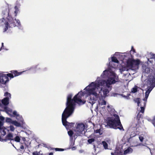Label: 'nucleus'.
Listing matches in <instances>:
<instances>
[{"instance_id": "1", "label": "nucleus", "mask_w": 155, "mask_h": 155, "mask_svg": "<svg viewBox=\"0 0 155 155\" xmlns=\"http://www.w3.org/2000/svg\"><path fill=\"white\" fill-rule=\"evenodd\" d=\"M83 96V92H80L75 95L73 98L72 99V94H69L67 98L66 107L64 111H74L75 105V103H77L79 105L84 104L86 102V101L81 99L82 97Z\"/></svg>"}, {"instance_id": "2", "label": "nucleus", "mask_w": 155, "mask_h": 155, "mask_svg": "<svg viewBox=\"0 0 155 155\" xmlns=\"http://www.w3.org/2000/svg\"><path fill=\"white\" fill-rule=\"evenodd\" d=\"M115 76L114 75L112 77L109 78L106 81L103 80L93 82L90 84L88 86L90 87H93L96 89H98L100 86H104L106 84L107 87H109L111 84H115L116 82L115 80Z\"/></svg>"}, {"instance_id": "3", "label": "nucleus", "mask_w": 155, "mask_h": 155, "mask_svg": "<svg viewBox=\"0 0 155 155\" xmlns=\"http://www.w3.org/2000/svg\"><path fill=\"white\" fill-rule=\"evenodd\" d=\"M114 117L108 118L107 121V125L110 128L115 129H119L120 130L124 131V129L121 124L119 116L114 114Z\"/></svg>"}, {"instance_id": "4", "label": "nucleus", "mask_w": 155, "mask_h": 155, "mask_svg": "<svg viewBox=\"0 0 155 155\" xmlns=\"http://www.w3.org/2000/svg\"><path fill=\"white\" fill-rule=\"evenodd\" d=\"M74 111H64L62 114V124L66 128H71L74 127V123H69L67 121V119L72 114Z\"/></svg>"}, {"instance_id": "5", "label": "nucleus", "mask_w": 155, "mask_h": 155, "mask_svg": "<svg viewBox=\"0 0 155 155\" xmlns=\"http://www.w3.org/2000/svg\"><path fill=\"white\" fill-rule=\"evenodd\" d=\"M85 89L87 90L89 95H92V96H91L89 99V102L93 105L96 102L98 97V94L95 91L96 89L93 87H90L88 86Z\"/></svg>"}, {"instance_id": "6", "label": "nucleus", "mask_w": 155, "mask_h": 155, "mask_svg": "<svg viewBox=\"0 0 155 155\" xmlns=\"http://www.w3.org/2000/svg\"><path fill=\"white\" fill-rule=\"evenodd\" d=\"M8 22H5V27L4 28L3 32L6 31L8 28L14 27L16 26L14 20L13 18L9 15V12L8 13V16L7 17Z\"/></svg>"}, {"instance_id": "7", "label": "nucleus", "mask_w": 155, "mask_h": 155, "mask_svg": "<svg viewBox=\"0 0 155 155\" xmlns=\"http://www.w3.org/2000/svg\"><path fill=\"white\" fill-rule=\"evenodd\" d=\"M85 125L82 123L78 124L76 127L75 130L77 132L76 135H80L83 134V131L84 132Z\"/></svg>"}, {"instance_id": "8", "label": "nucleus", "mask_w": 155, "mask_h": 155, "mask_svg": "<svg viewBox=\"0 0 155 155\" xmlns=\"http://www.w3.org/2000/svg\"><path fill=\"white\" fill-rule=\"evenodd\" d=\"M25 71H22L18 72L17 70H12L10 71L11 73L7 74V75L8 77L11 78H13L14 77L21 75Z\"/></svg>"}, {"instance_id": "9", "label": "nucleus", "mask_w": 155, "mask_h": 155, "mask_svg": "<svg viewBox=\"0 0 155 155\" xmlns=\"http://www.w3.org/2000/svg\"><path fill=\"white\" fill-rule=\"evenodd\" d=\"M7 74H2L0 76V83L5 84L8 80V78Z\"/></svg>"}, {"instance_id": "10", "label": "nucleus", "mask_w": 155, "mask_h": 155, "mask_svg": "<svg viewBox=\"0 0 155 155\" xmlns=\"http://www.w3.org/2000/svg\"><path fill=\"white\" fill-rule=\"evenodd\" d=\"M13 135L12 134L9 133L5 137V138L4 139H3V141L6 142L8 140H13Z\"/></svg>"}, {"instance_id": "11", "label": "nucleus", "mask_w": 155, "mask_h": 155, "mask_svg": "<svg viewBox=\"0 0 155 155\" xmlns=\"http://www.w3.org/2000/svg\"><path fill=\"white\" fill-rule=\"evenodd\" d=\"M114 153L115 155H123L122 150L119 147H116Z\"/></svg>"}, {"instance_id": "12", "label": "nucleus", "mask_w": 155, "mask_h": 155, "mask_svg": "<svg viewBox=\"0 0 155 155\" xmlns=\"http://www.w3.org/2000/svg\"><path fill=\"white\" fill-rule=\"evenodd\" d=\"M140 64V61L139 59L136 60L133 59V68H135L138 67Z\"/></svg>"}, {"instance_id": "13", "label": "nucleus", "mask_w": 155, "mask_h": 155, "mask_svg": "<svg viewBox=\"0 0 155 155\" xmlns=\"http://www.w3.org/2000/svg\"><path fill=\"white\" fill-rule=\"evenodd\" d=\"M133 59L129 58L127 60V66L132 68H133Z\"/></svg>"}, {"instance_id": "14", "label": "nucleus", "mask_w": 155, "mask_h": 155, "mask_svg": "<svg viewBox=\"0 0 155 155\" xmlns=\"http://www.w3.org/2000/svg\"><path fill=\"white\" fill-rule=\"evenodd\" d=\"M9 97H5L2 100V102L4 105H7L9 104Z\"/></svg>"}, {"instance_id": "15", "label": "nucleus", "mask_w": 155, "mask_h": 155, "mask_svg": "<svg viewBox=\"0 0 155 155\" xmlns=\"http://www.w3.org/2000/svg\"><path fill=\"white\" fill-rule=\"evenodd\" d=\"M150 84L155 86V76H153L152 78H150L149 80Z\"/></svg>"}, {"instance_id": "16", "label": "nucleus", "mask_w": 155, "mask_h": 155, "mask_svg": "<svg viewBox=\"0 0 155 155\" xmlns=\"http://www.w3.org/2000/svg\"><path fill=\"white\" fill-rule=\"evenodd\" d=\"M133 149L130 147H128L127 149L124 150V154H126L127 153H131L133 151Z\"/></svg>"}, {"instance_id": "17", "label": "nucleus", "mask_w": 155, "mask_h": 155, "mask_svg": "<svg viewBox=\"0 0 155 155\" xmlns=\"http://www.w3.org/2000/svg\"><path fill=\"white\" fill-rule=\"evenodd\" d=\"M152 88L151 87H150L145 93V98H147L148 97L149 95L152 90Z\"/></svg>"}, {"instance_id": "18", "label": "nucleus", "mask_w": 155, "mask_h": 155, "mask_svg": "<svg viewBox=\"0 0 155 155\" xmlns=\"http://www.w3.org/2000/svg\"><path fill=\"white\" fill-rule=\"evenodd\" d=\"M109 71L107 70H105L103 71V73L102 74L101 76L103 78H105L107 76V74Z\"/></svg>"}, {"instance_id": "19", "label": "nucleus", "mask_w": 155, "mask_h": 155, "mask_svg": "<svg viewBox=\"0 0 155 155\" xmlns=\"http://www.w3.org/2000/svg\"><path fill=\"white\" fill-rule=\"evenodd\" d=\"M140 98L139 97H137L135 98L134 101L135 102V103H137V106H139L140 104Z\"/></svg>"}, {"instance_id": "20", "label": "nucleus", "mask_w": 155, "mask_h": 155, "mask_svg": "<svg viewBox=\"0 0 155 155\" xmlns=\"http://www.w3.org/2000/svg\"><path fill=\"white\" fill-rule=\"evenodd\" d=\"M12 124H14V125L16 126L17 127H20L21 126V124L19 123L16 120H13L12 121Z\"/></svg>"}, {"instance_id": "21", "label": "nucleus", "mask_w": 155, "mask_h": 155, "mask_svg": "<svg viewBox=\"0 0 155 155\" xmlns=\"http://www.w3.org/2000/svg\"><path fill=\"white\" fill-rule=\"evenodd\" d=\"M146 104V102H143V107L141 106L140 107V112L141 113H143L144 111L145 107Z\"/></svg>"}, {"instance_id": "22", "label": "nucleus", "mask_w": 155, "mask_h": 155, "mask_svg": "<svg viewBox=\"0 0 155 155\" xmlns=\"http://www.w3.org/2000/svg\"><path fill=\"white\" fill-rule=\"evenodd\" d=\"M102 144L105 149H108V144L105 141H103L102 142Z\"/></svg>"}, {"instance_id": "23", "label": "nucleus", "mask_w": 155, "mask_h": 155, "mask_svg": "<svg viewBox=\"0 0 155 155\" xmlns=\"http://www.w3.org/2000/svg\"><path fill=\"white\" fill-rule=\"evenodd\" d=\"M5 120L6 122L12 124V121H13L11 118L8 117H7Z\"/></svg>"}, {"instance_id": "24", "label": "nucleus", "mask_w": 155, "mask_h": 155, "mask_svg": "<svg viewBox=\"0 0 155 155\" xmlns=\"http://www.w3.org/2000/svg\"><path fill=\"white\" fill-rule=\"evenodd\" d=\"M112 61L113 62H114L115 63H119V61L117 59V58L116 57H112Z\"/></svg>"}, {"instance_id": "25", "label": "nucleus", "mask_w": 155, "mask_h": 155, "mask_svg": "<svg viewBox=\"0 0 155 155\" xmlns=\"http://www.w3.org/2000/svg\"><path fill=\"white\" fill-rule=\"evenodd\" d=\"M4 96L6 97H9V99L11 97V94L8 92H6L5 93Z\"/></svg>"}, {"instance_id": "26", "label": "nucleus", "mask_w": 155, "mask_h": 155, "mask_svg": "<svg viewBox=\"0 0 155 155\" xmlns=\"http://www.w3.org/2000/svg\"><path fill=\"white\" fill-rule=\"evenodd\" d=\"M103 92V94L105 96H106L109 92L108 90L107 89H104Z\"/></svg>"}, {"instance_id": "27", "label": "nucleus", "mask_w": 155, "mask_h": 155, "mask_svg": "<svg viewBox=\"0 0 155 155\" xmlns=\"http://www.w3.org/2000/svg\"><path fill=\"white\" fill-rule=\"evenodd\" d=\"M142 117V114L140 113H138L136 116V119L138 120H139Z\"/></svg>"}, {"instance_id": "28", "label": "nucleus", "mask_w": 155, "mask_h": 155, "mask_svg": "<svg viewBox=\"0 0 155 155\" xmlns=\"http://www.w3.org/2000/svg\"><path fill=\"white\" fill-rule=\"evenodd\" d=\"M15 11L14 12L15 14V16L16 17L17 16L18 12L19 11V9L17 6H15Z\"/></svg>"}, {"instance_id": "29", "label": "nucleus", "mask_w": 155, "mask_h": 155, "mask_svg": "<svg viewBox=\"0 0 155 155\" xmlns=\"http://www.w3.org/2000/svg\"><path fill=\"white\" fill-rule=\"evenodd\" d=\"M95 141V139L94 138H91L90 139H89L87 140V142L89 144L91 143L92 142H94Z\"/></svg>"}, {"instance_id": "30", "label": "nucleus", "mask_w": 155, "mask_h": 155, "mask_svg": "<svg viewBox=\"0 0 155 155\" xmlns=\"http://www.w3.org/2000/svg\"><path fill=\"white\" fill-rule=\"evenodd\" d=\"M20 140V138L18 136H16L15 138V140L18 142H19Z\"/></svg>"}, {"instance_id": "31", "label": "nucleus", "mask_w": 155, "mask_h": 155, "mask_svg": "<svg viewBox=\"0 0 155 155\" xmlns=\"http://www.w3.org/2000/svg\"><path fill=\"white\" fill-rule=\"evenodd\" d=\"M68 134L71 137H72L73 134V132L71 130H69L68 132Z\"/></svg>"}, {"instance_id": "32", "label": "nucleus", "mask_w": 155, "mask_h": 155, "mask_svg": "<svg viewBox=\"0 0 155 155\" xmlns=\"http://www.w3.org/2000/svg\"><path fill=\"white\" fill-rule=\"evenodd\" d=\"M137 91V89L136 87H133L131 90V92L133 93H135Z\"/></svg>"}, {"instance_id": "33", "label": "nucleus", "mask_w": 155, "mask_h": 155, "mask_svg": "<svg viewBox=\"0 0 155 155\" xmlns=\"http://www.w3.org/2000/svg\"><path fill=\"white\" fill-rule=\"evenodd\" d=\"M54 149L56 151H63L64 150V149L62 148H54Z\"/></svg>"}, {"instance_id": "34", "label": "nucleus", "mask_w": 155, "mask_h": 155, "mask_svg": "<svg viewBox=\"0 0 155 155\" xmlns=\"http://www.w3.org/2000/svg\"><path fill=\"white\" fill-rule=\"evenodd\" d=\"M74 144V143H72L70 146V147L73 150H74L76 149V147H72V146H73Z\"/></svg>"}, {"instance_id": "35", "label": "nucleus", "mask_w": 155, "mask_h": 155, "mask_svg": "<svg viewBox=\"0 0 155 155\" xmlns=\"http://www.w3.org/2000/svg\"><path fill=\"white\" fill-rule=\"evenodd\" d=\"M106 102L105 101L103 100H102V101L101 103V105H106Z\"/></svg>"}, {"instance_id": "36", "label": "nucleus", "mask_w": 155, "mask_h": 155, "mask_svg": "<svg viewBox=\"0 0 155 155\" xmlns=\"http://www.w3.org/2000/svg\"><path fill=\"white\" fill-rule=\"evenodd\" d=\"M10 130L12 131H13L15 130V128L12 125H11L10 126Z\"/></svg>"}, {"instance_id": "37", "label": "nucleus", "mask_w": 155, "mask_h": 155, "mask_svg": "<svg viewBox=\"0 0 155 155\" xmlns=\"http://www.w3.org/2000/svg\"><path fill=\"white\" fill-rule=\"evenodd\" d=\"M15 20L16 21V23H17V25H16V26H20L21 23L19 20H16V19H15Z\"/></svg>"}, {"instance_id": "38", "label": "nucleus", "mask_w": 155, "mask_h": 155, "mask_svg": "<svg viewBox=\"0 0 155 155\" xmlns=\"http://www.w3.org/2000/svg\"><path fill=\"white\" fill-rule=\"evenodd\" d=\"M101 132V130L100 129L97 130H94V133H99Z\"/></svg>"}, {"instance_id": "39", "label": "nucleus", "mask_w": 155, "mask_h": 155, "mask_svg": "<svg viewBox=\"0 0 155 155\" xmlns=\"http://www.w3.org/2000/svg\"><path fill=\"white\" fill-rule=\"evenodd\" d=\"M139 139L141 142H142L144 139L143 137L142 136H139Z\"/></svg>"}, {"instance_id": "40", "label": "nucleus", "mask_w": 155, "mask_h": 155, "mask_svg": "<svg viewBox=\"0 0 155 155\" xmlns=\"http://www.w3.org/2000/svg\"><path fill=\"white\" fill-rule=\"evenodd\" d=\"M5 21V19L3 18L2 19H0V25L3 22H4Z\"/></svg>"}, {"instance_id": "41", "label": "nucleus", "mask_w": 155, "mask_h": 155, "mask_svg": "<svg viewBox=\"0 0 155 155\" xmlns=\"http://www.w3.org/2000/svg\"><path fill=\"white\" fill-rule=\"evenodd\" d=\"M13 114L14 115L16 116H18V114H17V112L16 111H14L13 113Z\"/></svg>"}, {"instance_id": "42", "label": "nucleus", "mask_w": 155, "mask_h": 155, "mask_svg": "<svg viewBox=\"0 0 155 155\" xmlns=\"http://www.w3.org/2000/svg\"><path fill=\"white\" fill-rule=\"evenodd\" d=\"M33 155H38V154L37 151H35L32 153Z\"/></svg>"}, {"instance_id": "43", "label": "nucleus", "mask_w": 155, "mask_h": 155, "mask_svg": "<svg viewBox=\"0 0 155 155\" xmlns=\"http://www.w3.org/2000/svg\"><path fill=\"white\" fill-rule=\"evenodd\" d=\"M4 120V117L2 116H0V120H1L2 121H3Z\"/></svg>"}, {"instance_id": "44", "label": "nucleus", "mask_w": 155, "mask_h": 155, "mask_svg": "<svg viewBox=\"0 0 155 155\" xmlns=\"http://www.w3.org/2000/svg\"><path fill=\"white\" fill-rule=\"evenodd\" d=\"M131 51H133L134 52V53H135L136 52L135 50V49H134V47L133 46H132V47H131Z\"/></svg>"}, {"instance_id": "45", "label": "nucleus", "mask_w": 155, "mask_h": 155, "mask_svg": "<svg viewBox=\"0 0 155 155\" xmlns=\"http://www.w3.org/2000/svg\"><path fill=\"white\" fill-rule=\"evenodd\" d=\"M3 125V123L1 121H0V128H1V127Z\"/></svg>"}, {"instance_id": "46", "label": "nucleus", "mask_w": 155, "mask_h": 155, "mask_svg": "<svg viewBox=\"0 0 155 155\" xmlns=\"http://www.w3.org/2000/svg\"><path fill=\"white\" fill-rule=\"evenodd\" d=\"M20 148L21 150H23L24 149V147L23 145H21L20 146Z\"/></svg>"}, {"instance_id": "47", "label": "nucleus", "mask_w": 155, "mask_h": 155, "mask_svg": "<svg viewBox=\"0 0 155 155\" xmlns=\"http://www.w3.org/2000/svg\"><path fill=\"white\" fill-rule=\"evenodd\" d=\"M134 135L133 136H132V134H131L130 135V136H131V137H134V136H135L136 135V134H135V133H134Z\"/></svg>"}, {"instance_id": "48", "label": "nucleus", "mask_w": 155, "mask_h": 155, "mask_svg": "<svg viewBox=\"0 0 155 155\" xmlns=\"http://www.w3.org/2000/svg\"><path fill=\"white\" fill-rule=\"evenodd\" d=\"M53 153L52 152L50 153L49 155H53Z\"/></svg>"}, {"instance_id": "49", "label": "nucleus", "mask_w": 155, "mask_h": 155, "mask_svg": "<svg viewBox=\"0 0 155 155\" xmlns=\"http://www.w3.org/2000/svg\"><path fill=\"white\" fill-rule=\"evenodd\" d=\"M111 155H115V153H113V152H111Z\"/></svg>"}, {"instance_id": "50", "label": "nucleus", "mask_w": 155, "mask_h": 155, "mask_svg": "<svg viewBox=\"0 0 155 155\" xmlns=\"http://www.w3.org/2000/svg\"><path fill=\"white\" fill-rule=\"evenodd\" d=\"M107 107L108 108H109V107H110V106L109 105H108V106H107Z\"/></svg>"}, {"instance_id": "51", "label": "nucleus", "mask_w": 155, "mask_h": 155, "mask_svg": "<svg viewBox=\"0 0 155 155\" xmlns=\"http://www.w3.org/2000/svg\"><path fill=\"white\" fill-rule=\"evenodd\" d=\"M5 109L6 110H7L6 109V108H5Z\"/></svg>"}, {"instance_id": "52", "label": "nucleus", "mask_w": 155, "mask_h": 155, "mask_svg": "<svg viewBox=\"0 0 155 155\" xmlns=\"http://www.w3.org/2000/svg\"><path fill=\"white\" fill-rule=\"evenodd\" d=\"M21 155V154H19V155Z\"/></svg>"}, {"instance_id": "53", "label": "nucleus", "mask_w": 155, "mask_h": 155, "mask_svg": "<svg viewBox=\"0 0 155 155\" xmlns=\"http://www.w3.org/2000/svg\"><path fill=\"white\" fill-rule=\"evenodd\" d=\"M154 76H155V75Z\"/></svg>"}]
</instances>
